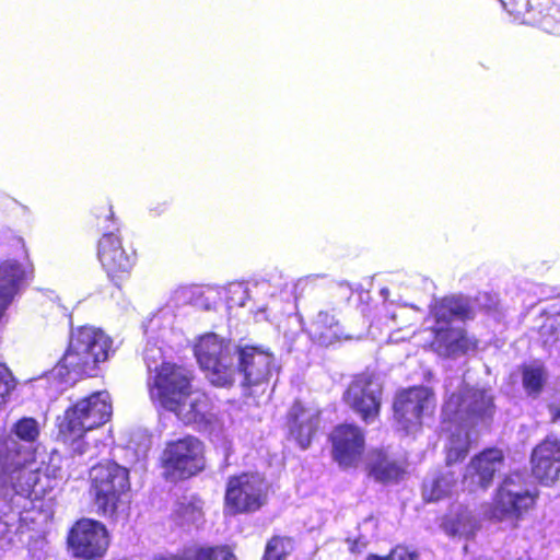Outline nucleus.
Here are the masks:
<instances>
[{"instance_id":"obj_38","label":"nucleus","mask_w":560,"mask_h":560,"mask_svg":"<svg viewBox=\"0 0 560 560\" xmlns=\"http://www.w3.org/2000/svg\"><path fill=\"white\" fill-rule=\"evenodd\" d=\"M364 547H365V545H364V544H361L360 541L354 540V541H351V542H350V547H349V549H350V551H351V552H361V550H362Z\"/></svg>"},{"instance_id":"obj_11","label":"nucleus","mask_w":560,"mask_h":560,"mask_svg":"<svg viewBox=\"0 0 560 560\" xmlns=\"http://www.w3.org/2000/svg\"><path fill=\"white\" fill-rule=\"evenodd\" d=\"M163 462L166 472L173 478L194 476L205 467L203 444L191 435L170 442L164 450Z\"/></svg>"},{"instance_id":"obj_6","label":"nucleus","mask_w":560,"mask_h":560,"mask_svg":"<svg viewBox=\"0 0 560 560\" xmlns=\"http://www.w3.org/2000/svg\"><path fill=\"white\" fill-rule=\"evenodd\" d=\"M89 479V492L97 513L114 516L120 504L128 500L131 489L129 470L115 462L100 463L90 469Z\"/></svg>"},{"instance_id":"obj_36","label":"nucleus","mask_w":560,"mask_h":560,"mask_svg":"<svg viewBox=\"0 0 560 560\" xmlns=\"http://www.w3.org/2000/svg\"><path fill=\"white\" fill-rule=\"evenodd\" d=\"M417 557L418 553L416 551L400 546L394 548L389 553L390 560H416Z\"/></svg>"},{"instance_id":"obj_35","label":"nucleus","mask_w":560,"mask_h":560,"mask_svg":"<svg viewBox=\"0 0 560 560\" xmlns=\"http://www.w3.org/2000/svg\"><path fill=\"white\" fill-rule=\"evenodd\" d=\"M177 514L183 523L197 524L202 520L203 513L200 501L182 503Z\"/></svg>"},{"instance_id":"obj_17","label":"nucleus","mask_w":560,"mask_h":560,"mask_svg":"<svg viewBox=\"0 0 560 560\" xmlns=\"http://www.w3.org/2000/svg\"><path fill=\"white\" fill-rule=\"evenodd\" d=\"M503 453L498 448L487 450L475 456L463 476V486L470 492L486 490L497 471L503 467Z\"/></svg>"},{"instance_id":"obj_24","label":"nucleus","mask_w":560,"mask_h":560,"mask_svg":"<svg viewBox=\"0 0 560 560\" xmlns=\"http://www.w3.org/2000/svg\"><path fill=\"white\" fill-rule=\"evenodd\" d=\"M447 452V447L445 446ZM456 462L448 463L446 468L438 475L428 479L423 485V498L425 501H439L452 494L457 488V477L451 469Z\"/></svg>"},{"instance_id":"obj_19","label":"nucleus","mask_w":560,"mask_h":560,"mask_svg":"<svg viewBox=\"0 0 560 560\" xmlns=\"http://www.w3.org/2000/svg\"><path fill=\"white\" fill-rule=\"evenodd\" d=\"M534 476L545 485L555 482L560 475V441L547 438L532 453Z\"/></svg>"},{"instance_id":"obj_12","label":"nucleus","mask_w":560,"mask_h":560,"mask_svg":"<svg viewBox=\"0 0 560 560\" xmlns=\"http://www.w3.org/2000/svg\"><path fill=\"white\" fill-rule=\"evenodd\" d=\"M109 545L106 527L91 518L79 520L68 535V547L75 558L85 560L101 559Z\"/></svg>"},{"instance_id":"obj_37","label":"nucleus","mask_w":560,"mask_h":560,"mask_svg":"<svg viewBox=\"0 0 560 560\" xmlns=\"http://www.w3.org/2000/svg\"><path fill=\"white\" fill-rule=\"evenodd\" d=\"M549 411L551 420L560 423V397L550 404Z\"/></svg>"},{"instance_id":"obj_1","label":"nucleus","mask_w":560,"mask_h":560,"mask_svg":"<svg viewBox=\"0 0 560 560\" xmlns=\"http://www.w3.org/2000/svg\"><path fill=\"white\" fill-rule=\"evenodd\" d=\"M160 357V348H147L144 351L151 400L175 413L183 423L206 428L213 420L210 398L203 392L190 390L191 373L185 368L163 363L152 370L151 361Z\"/></svg>"},{"instance_id":"obj_33","label":"nucleus","mask_w":560,"mask_h":560,"mask_svg":"<svg viewBox=\"0 0 560 560\" xmlns=\"http://www.w3.org/2000/svg\"><path fill=\"white\" fill-rule=\"evenodd\" d=\"M291 547V540L288 538L273 537L267 544L265 560H283Z\"/></svg>"},{"instance_id":"obj_40","label":"nucleus","mask_w":560,"mask_h":560,"mask_svg":"<svg viewBox=\"0 0 560 560\" xmlns=\"http://www.w3.org/2000/svg\"><path fill=\"white\" fill-rule=\"evenodd\" d=\"M388 291L386 289H383L382 290V295L386 299V295H387Z\"/></svg>"},{"instance_id":"obj_43","label":"nucleus","mask_w":560,"mask_h":560,"mask_svg":"<svg viewBox=\"0 0 560 560\" xmlns=\"http://www.w3.org/2000/svg\"><path fill=\"white\" fill-rule=\"evenodd\" d=\"M94 455H95V453H94V452H92V453L90 454V458L94 457Z\"/></svg>"},{"instance_id":"obj_26","label":"nucleus","mask_w":560,"mask_h":560,"mask_svg":"<svg viewBox=\"0 0 560 560\" xmlns=\"http://www.w3.org/2000/svg\"><path fill=\"white\" fill-rule=\"evenodd\" d=\"M161 560H236L229 547H192L187 549L183 557H170Z\"/></svg>"},{"instance_id":"obj_25","label":"nucleus","mask_w":560,"mask_h":560,"mask_svg":"<svg viewBox=\"0 0 560 560\" xmlns=\"http://www.w3.org/2000/svg\"><path fill=\"white\" fill-rule=\"evenodd\" d=\"M455 511H457L456 514L445 524L446 532L452 536H460L465 538L474 536L478 529V521L471 510L464 506H457Z\"/></svg>"},{"instance_id":"obj_3","label":"nucleus","mask_w":560,"mask_h":560,"mask_svg":"<svg viewBox=\"0 0 560 560\" xmlns=\"http://www.w3.org/2000/svg\"><path fill=\"white\" fill-rule=\"evenodd\" d=\"M112 343V339L100 328L81 326L72 329L63 357L37 382L47 383L48 396H56L63 385L74 383L80 376L92 375L97 364L108 359Z\"/></svg>"},{"instance_id":"obj_18","label":"nucleus","mask_w":560,"mask_h":560,"mask_svg":"<svg viewBox=\"0 0 560 560\" xmlns=\"http://www.w3.org/2000/svg\"><path fill=\"white\" fill-rule=\"evenodd\" d=\"M332 456L339 466H355L364 451L362 430L353 424L337 427L331 433Z\"/></svg>"},{"instance_id":"obj_28","label":"nucleus","mask_w":560,"mask_h":560,"mask_svg":"<svg viewBox=\"0 0 560 560\" xmlns=\"http://www.w3.org/2000/svg\"><path fill=\"white\" fill-rule=\"evenodd\" d=\"M523 386L529 396H538L547 381V372L541 364L533 363L523 368Z\"/></svg>"},{"instance_id":"obj_14","label":"nucleus","mask_w":560,"mask_h":560,"mask_svg":"<svg viewBox=\"0 0 560 560\" xmlns=\"http://www.w3.org/2000/svg\"><path fill=\"white\" fill-rule=\"evenodd\" d=\"M383 387L378 378L360 375L349 385L343 395L346 404L366 422H373L382 405Z\"/></svg>"},{"instance_id":"obj_10","label":"nucleus","mask_w":560,"mask_h":560,"mask_svg":"<svg viewBox=\"0 0 560 560\" xmlns=\"http://www.w3.org/2000/svg\"><path fill=\"white\" fill-rule=\"evenodd\" d=\"M269 485L257 472L230 477L225 489V513L235 515L259 510L267 502Z\"/></svg>"},{"instance_id":"obj_2","label":"nucleus","mask_w":560,"mask_h":560,"mask_svg":"<svg viewBox=\"0 0 560 560\" xmlns=\"http://www.w3.org/2000/svg\"><path fill=\"white\" fill-rule=\"evenodd\" d=\"M495 412L491 390L465 386L452 394L442 410L443 431L447 435V462L463 460L470 446L468 425L490 420Z\"/></svg>"},{"instance_id":"obj_39","label":"nucleus","mask_w":560,"mask_h":560,"mask_svg":"<svg viewBox=\"0 0 560 560\" xmlns=\"http://www.w3.org/2000/svg\"><path fill=\"white\" fill-rule=\"evenodd\" d=\"M366 560H390L389 555L386 557H380L376 555H370Z\"/></svg>"},{"instance_id":"obj_22","label":"nucleus","mask_w":560,"mask_h":560,"mask_svg":"<svg viewBox=\"0 0 560 560\" xmlns=\"http://www.w3.org/2000/svg\"><path fill=\"white\" fill-rule=\"evenodd\" d=\"M308 334L315 342L326 347L348 338L339 320L327 311L317 313L310 324Z\"/></svg>"},{"instance_id":"obj_30","label":"nucleus","mask_w":560,"mask_h":560,"mask_svg":"<svg viewBox=\"0 0 560 560\" xmlns=\"http://www.w3.org/2000/svg\"><path fill=\"white\" fill-rule=\"evenodd\" d=\"M226 302L230 307L246 305L247 300H253L252 289L249 283L245 282H231L225 288Z\"/></svg>"},{"instance_id":"obj_27","label":"nucleus","mask_w":560,"mask_h":560,"mask_svg":"<svg viewBox=\"0 0 560 560\" xmlns=\"http://www.w3.org/2000/svg\"><path fill=\"white\" fill-rule=\"evenodd\" d=\"M282 282L271 283L266 279L256 280L250 283L253 301L257 307L256 317L265 312L267 300L278 295L282 290Z\"/></svg>"},{"instance_id":"obj_5","label":"nucleus","mask_w":560,"mask_h":560,"mask_svg":"<svg viewBox=\"0 0 560 560\" xmlns=\"http://www.w3.org/2000/svg\"><path fill=\"white\" fill-rule=\"evenodd\" d=\"M469 303L464 298H445L432 310L435 326L431 330L432 348L443 357H456L466 353L475 343L466 336L457 323L470 317Z\"/></svg>"},{"instance_id":"obj_23","label":"nucleus","mask_w":560,"mask_h":560,"mask_svg":"<svg viewBox=\"0 0 560 560\" xmlns=\"http://www.w3.org/2000/svg\"><path fill=\"white\" fill-rule=\"evenodd\" d=\"M369 476L378 482L396 481L404 474L399 463L383 451H373L368 457Z\"/></svg>"},{"instance_id":"obj_32","label":"nucleus","mask_w":560,"mask_h":560,"mask_svg":"<svg viewBox=\"0 0 560 560\" xmlns=\"http://www.w3.org/2000/svg\"><path fill=\"white\" fill-rule=\"evenodd\" d=\"M15 435L24 442H34L39 434L38 422L33 418H23L14 425Z\"/></svg>"},{"instance_id":"obj_31","label":"nucleus","mask_w":560,"mask_h":560,"mask_svg":"<svg viewBox=\"0 0 560 560\" xmlns=\"http://www.w3.org/2000/svg\"><path fill=\"white\" fill-rule=\"evenodd\" d=\"M503 8L516 19H521L524 23H535L537 18L530 14L529 0H499Z\"/></svg>"},{"instance_id":"obj_7","label":"nucleus","mask_w":560,"mask_h":560,"mask_svg":"<svg viewBox=\"0 0 560 560\" xmlns=\"http://www.w3.org/2000/svg\"><path fill=\"white\" fill-rule=\"evenodd\" d=\"M112 416V402L107 392H97L83 399L65 411L59 424L60 432L73 440V452L84 455L88 450L81 440L86 431L93 430L106 423Z\"/></svg>"},{"instance_id":"obj_34","label":"nucleus","mask_w":560,"mask_h":560,"mask_svg":"<svg viewBox=\"0 0 560 560\" xmlns=\"http://www.w3.org/2000/svg\"><path fill=\"white\" fill-rule=\"evenodd\" d=\"M15 386L16 382L11 371L4 364H0V411L8 402Z\"/></svg>"},{"instance_id":"obj_9","label":"nucleus","mask_w":560,"mask_h":560,"mask_svg":"<svg viewBox=\"0 0 560 560\" xmlns=\"http://www.w3.org/2000/svg\"><path fill=\"white\" fill-rule=\"evenodd\" d=\"M536 497L535 488L524 474H511L497 490L492 517L498 521L517 522L534 506Z\"/></svg>"},{"instance_id":"obj_41","label":"nucleus","mask_w":560,"mask_h":560,"mask_svg":"<svg viewBox=\"0 0 560 560\" xmlns=\"http://www.w3.org/2000/svg\"><path fill=\"white\" fill-rule=\"evenodd\" d=\"M156 320H158V318L151 319V325H153Z\"/></svg>"},{"instance_id":"obj_15","label":"nucleus","mask_w":560,"mask_h":560,"mask_svg":"<svg viewBox=\"0 0 560 560\" xmlns=\"http://www.w3.org/2000/svg\"><path fill=\"white\" fill-rule=\"evenodd\" d=\"M109 229L98 241L97 257L112 279H122L130 273L136 265L137 255L132 248H126L120 237Z\"/></svg>"},{"instance_id":"obj_20","label":"nucleus","mask_w":560,"mask_h":560,"mask_svg":"<svg viewBox=\"0 0 560 560\" xmlns=\"http://www.w3.org/2000/svg\"><path fill=\"white\" fill-rule=\"evenodd\" d=\"M384 324L388 327V339L397 343L405 340L409 335V328L420 318V310L413 305L385 303L383 310Z\"/></svg>"},{"instance_id":"obj_16","label":"nucleus","mask_w":560,"mask_h":560,"mask_svg":"<svg viewBox=\"0 0 560 560\" xmlns=\"http://www.w3.org/2000/svg\"><path fill=\"white\" fill-rule=\"evenodd\" d=\"M236 373L242 377V384L254 386L265 383L277 371L273 354L262 347L245 346L237 351Z\"/></svg>"},{"instance_id":"obj_8","label":"nucleus","mask_w":560,"mask_h":560,"mask_svg":"<svg viewBox=\"0 0 560 560\" xmlns=\"http://www.w3.org/2000/svg\"><path fill=\"white\" fill-rule=\"evenodd\" d=\"M194 352L209 381L217 386L231 385L235 380L234 350L229 340L215 334L198 338Z\"/></svg>"},{"instance_id":"obj_42","label":"nucleus","mask_w":560,"mask_h":560,"mask_svg":"<svg viewBox=\"0 0 560 560\" xmlns=\"http://www.w3.org/2000/svg\"><path fill=\"white\" fill-rule=\"evenodd\" d=\"M108 218H113V212H112V210H109Z\"/></svg>"},{"instance_id":"obj_13","label":"nucleus","mask_w":560,"mask_h":560,"mask_svg":"<svg viewBox=\"0 0 560 560\" xmlns=\"http://www.w3.org/2000/svg\"><path fill=\"white\" fill-rule=\"evenodd\" d=\"M434 400L427 387H411L400 392L394 401V418L398 430L416 432L421 425L424 413L433 409Z\"/></svg>"},{"instance_id":"obj_21","label":"nucleus","mask_w":560,"mask_h":560,"mask_svg":"<svg viewBox=\"0 0 560 560\" xmlns=\"http://www.w3.org/2000/svg\"><path fill=\"white\" fill-rule=\"evenodd\" d=\"M318 422L319 412L317 409L304 407L299 401L291 407L288 416L289 431L301 448L305 450L310 446Z\"/></svg>"},{"instance_id":"obj_44","label":"nucleus","mask_w":560,"mask_h":560,"mask_svg":"<svg viewBox=\"0 0 560 560\" xmlns=\"http://www.w3.org/2000/svg\"><path fill=\"white\" fill-rule=\"evenodd\" d=\"M477 560H488V559H486V558H479V559H477Z\"/></svg>"},{"instance_id":"obj_4","label":"nucleus","mask_w":560,"mask_h":560,"mask_svg":"<svg viewBox=\"0 0 560 560\" xmlns=\"http://www.w3.org/2000/svg\"><path fill=\"white\" fill-rule=\"evenodd\" d=\"M33 466L34 453L30 447H20L12 438L0 442V497L13 509L43 510L45 506L39 476Z\"/></svg>"},{"instance_id":"obj_29","label":"nucleus","mask_w":560,"mask_h":560,"mask_svg":"<svg viewBox=\"0 0 560 560\" xmlns=\"http://www.w3.org/2000/svg\"><path fill=\"white\" fill-rule=\"evenodd\" d=\"M539 14L536 24L547 33L560 35V0H552L546 13Z\"/></svg>"}]
</instances>
